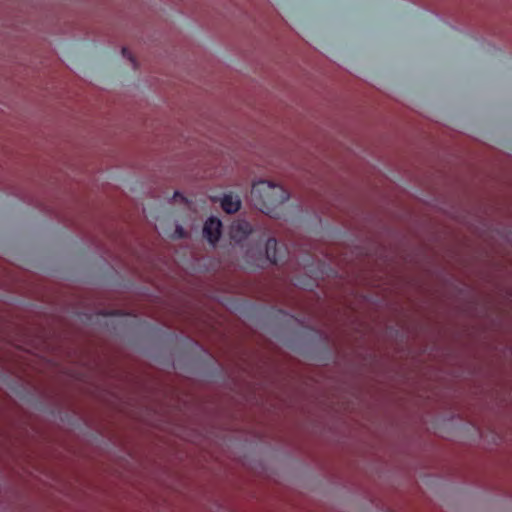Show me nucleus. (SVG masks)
<instances>
[{
	"label": "nucleus",
	"instance_id": "1",
	"mask_svg": "<svg viewBox=\"0 0 512 512\" xmlns=\"http://www.w3.org/2000/svg\"><path fill=\"white\" fill-rule=\"evenodd\" d=\"M253 198H259L262 201V208L269 209L288 200L289 195L286 190L279 185H274L268 181H259L255 183L251 190Z\"/></svg>",
	"mask_w": 512,
	"mask_h": 512
},
{
	"label": "nucleus",
	"instance_id": "2",
	"mask_svg": "<svg viewBox=\"0 0 512 512\" xmlns=\"http://www.w3.org/2000/svg\"><path fill=\"white\" fill-rule=\"evenodd\" d=\"M221 221L217 218H209L203 227V234L211 244L216 243L221 235Z\"/></svg>",
	"mask_w": 512,
	"mask_h": 512
},
{
	"label": "nucleus",
	"instance_id": "3",
	"mask_svg": "<svg viewBox=\"0 0 512 512\" xmlns=\"http://www.w3.org/2000/svg\"><path fill=\"white\" fill-rule=\"evenodd\" d=\"M250 232L251 226L244 220L235 221L230 227V236L236 242L243 240Z\"/></svg>",
	"mask_w": 512,
	"mask_h": 512
},
{
	"label": "nucleus",
	"instance_id": "4",
	"mask_svg": "<svg viewBox=\"0 0 512 512\" xmlns=\"http://www.w3.org/2000/svg\"><path fill=\"white\" fill-rule=\"evenodd\" d=\"M241 202L238 198H233L231 195H226L221 201L222 209L227 213H235L240 209Z\"/></svg>",
	"mask_w": 512,
	"mask_h": 512
},
{
	"label": "nucleus",
	"instance_id": "5",
	"mask_svg": "<svg viewBox=\"0 0 512 512\" xmlns=\"http://www.w3.org/2000/svg\"><path fill=\"white\" fill-rule=\"evenodd\" d=\"M276 246H277L276 239L270 238L267 240L266 248H265L266 256H267V259L273 264H277V262H278V258L276 256Z\"/></svg>",
	"mask_w": 512,
	"mask_h": 512
},
{
	"label": "nucleus",
	"instance_id": "6",
	"mask_svg": "<svg viewBox=\"0 0 512 512\" xmlns=\"http://www.w3.org/2000/svg\"><path fill=\"white\" fill-rule=\"evenodd\" d=\"M122 53L124 56H127L132 62H134V59L133 57L131 56V53L128 51V49L126 48H123L122 49Z\"/></svg>",
	"mask_w": 512,
	"mask_h": 512
},
{
	"label": "nucleus",
	"instance_id": "7",
	"mask_svg": "<svg viewBox=\"0 0 512 512\" xmlns=\"http://www.w3.org/2000/svg\"><path fill=\"white\" fill-rule=\"evenodd\" d=\"M173 198L174 200H177L179 198L181 199V201H185V198L179 192H175Z\"/></svg>",
	"mask_w": 512,
	"mask_h": 512
}]
</instances>
